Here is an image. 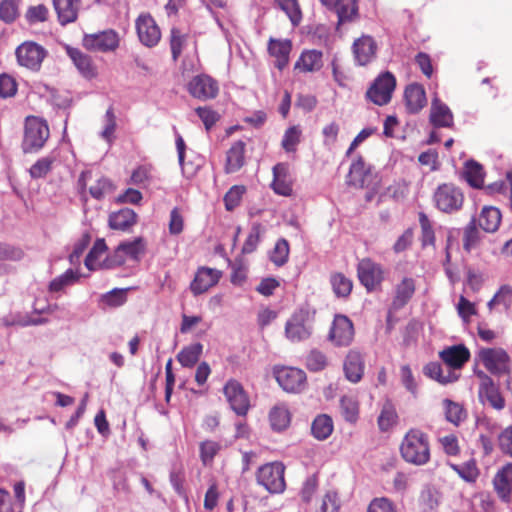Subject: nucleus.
Masks as SVG:
<instances>
[{"mask_svg":"<svg viewBox=\"0 0 512 512\" xmlns=\"http://www.w3.org/2000/svg\"><path fill=\"white\" fill-rule=\"evenodd\" d=\"M400 453L402 458L413 465L422 466L430 459V446L427 434L412 428L404 436Z\"/></svg>","mask_w":512,"mask_h":512,"instance_id":"nucleus-1","label":"nucleus"},{"mask_svg":"<svg viewBox=\"0 0 512 512\" xmlns=\"http://www.w3.org/2000/svg\"><path fill=\"white\" fill-rule=\"evenodd\" d=\"M50 135L45 120L29 116L26 118L22 149L25 153H33L42 149Z\"/></svg>","mask_w":512,"mask_h":512,"instance_id":"nucleus-2","label":"nucleus"},{"mask_svg":"<svg viewBox=\"0 0 512 512\" xmlns=\"http://www.w3.org/2000/svg\"><path fill=\"white\" fill-rule=\"evenodd\" d=\"M313 315L308 309L295 311L285 324V336L293 342H302L310 338L313 332Z\"/></svg>","mask_w":512,"mask_h":512,"instance_id":"nucleus-3","label":"nucleus"},{"mask_svg":"<svg viewBox=\"0 0 512 512\" xmlns=\"http://www.w3.org/2000/svg\"><path fill=\"white\" fill-rule=\"evenodd\" d=\"M435 207L447 214L459 211L464 203L462 190L452 183L439 185L433 194Z\"/></svg>","mask_w":512,"mask_h":512,"instance_id":"nucleus-4","label":"nucleus"},{"mask_svg":"<svg viewBox=\"0 0 512 512\" xmlns=\"http://www.w3.org/2000/svg\"><path fill=\"white\" fill-rule=\"evenodd\" d=\"M478 359L493 375L500 376L510 372V357L502 348H482L478 352Z\"/></svg>","mask_w":512,"mask_h":512,"instance_id":"nucleus-5","label":"nucleus"},{"mask_svg":"<svg viewBox=\"0 0 512 512\" xmlns=\"http://www.w3.org/2000/svg\"><path fill=\"white\" fill-rule=\"evenodd\" d=\"M15 55L20 66L38 71L47 56V51L36 42L26 41L16 48Z\"/></svg>","mask_w":512,"mask_h":512,"instance_id":"nucleus-6","label":"nucleus"},{"mask_svg":"<svg viewBox=\"0 0 512 512\" xmlns=\"http://www.w3.org/2000/svg\"><path fill=\"white\" fill-rule=\"evenodd\" d=\"M257 481L270 493H281L285 488L284 466L274 462L260 467Z\"/></svg>","mask_w":512,"mask_h":512,"instance_id":"nucleus-7","label":"nucleus"},{"mask_svg":"<svg viewBox=\"0 0 512 512\" xmlns=\"http://www.w3.org/2000/svg\"><path fill=\"white\" fill-rule=\"evenodd\" d=\"M479 379L478 397L483 404H488L496 410H502L505 407V400L499 390L498 385L485 372L475 371Z\"/></svg>","mask_w":512,"mask_h":512,"instance_id":"nucleus-8","label":"nucleus"},{"mask_svg":"<svg viewBox=\"0 0 512 512\" xmlns=\"http://www.w3.org/2000/svg\"><path fill=\"white\" fill-rule=\"evenodd\" d=\"M396 87V79L390 72L379 75L370 88L367 90L366 96L374 104L386 105L392 97V93Z\"/></svg>","mask_w":512,"mask_h":512,"instance_id":"nucleus-9","label":"nucleus"},{"mask_svg":"<svg viewBox=\"0 0 512 512\" xmlns=\"http://www.w3.org/2000/svg\"><path fill=\"white\" fill-rule=\"evenodd\" d=\"M83 46L93 52H112L119 46V36L112 29L98 33L84 34Z\"/></svg>","mask_w":512,"mask_h":512,"instance_id":"nucleus-10","label":"nucleus"},{"mask_svg":"<svg viewBox=\"0 0 512 512\" xmlns=\"http://www.w3.org/2000/svg\"><path fill=\"white\" fill-rule=\"evenodd\" d=\"M223 393L231 409L237 415L244 416L247 414L250 401L240 382L235 379L228 380L223 388Z\"/></svg>","mask_w":512,"mask_h":512,"instance_id":"nucleus-11","label":"nucleus"},{"mask_svg":"<svg viewBox=\"0 0 512 512\" xmlns=\"http://www.w3.org/2000/svg\"><path fill=\"white\" fill-rule=\"evenodd\" d=\"M187 90L192 97L207 101L216 98L219 93V85L211 76L200 74L189 81Z\"/></svg>","mask_w":512,"mask_h":512,"instance_id":"nucleus-12","label":"nucleus"},{"mask_svg":"<svg viewBox=\"0 0 512 512\" xmlns=\"http://www.w3.org/2000/svg\"><path fill=\"white\" fill-rule=\"evenodd\" d=\"M135 25L138 38L143 45L153 47L158 44L161 32L150 14L144 13L139 15Z\"/></svg>","mask_w":512,"mask_h":512,"instance_id":"nucleus-13","label":"nucleus"},{"mask_svg":"<svg viewBox=\"0 0 512 512\" xmlns=\"http://www.w3.org/2000/svg\"><path fill=\"white\" fill-rule=\"evenodd\" d=\"M274 373L278 384L287 392H299L305 386L306 374L301 369L282 367L276 369Z\"/></svg>","mask_w":512,"mask_h":512,"instance_id":"nucleus-14","label":"nucleus"},{"mask_svg":"<svg viewBox=\"0 0 512 512\" xmlns=\"http://www.w3.org/2000/svg\"><path fill=\"white\" fill-rule=\"evenodd\" d=\"M354 327L352 321L345 315H336L329 332V339L334 345L342 347L352 343Z\"/></svg>","mask_w":512,"mask_h":512,"instance_id":"nucleus-15","label":"nucleus"},{"mask_svg":"<svg viewBox=\"0 0 512 512\" xmlns=\"http://www.w3.org/2000/svg\"><path fill=\"white\" fill-rule=\"evenodd\" d=\"M357 272L360 282L368 290H373L383 280L381 266L367 258L359 262Z\"/></svg>","mask_w":512,"mask_h":512,"instance_id":"nucleus-16","label":"nucleus"},{"mask_svg":"<svg viewBox=\"0 0 512 512\" xmlns=\"http://www.w3.org/2000/svg\"><path fill=\"white\" fill-rule=\"evenodd\" d=\"M221 277L220 271L212 268H199L191 285V292L197 296L206 292L209 288L216 285Z\"/></svg>","mask_w":512,"mask_h":512,"instance_id":"nucleus-17","label":"nucleus"},{"mask_svg":"<svg viewBox=\"0 0 512 512\" xmlns=\"http://www.w3.org/2000/svg\"><path fill=\"white\" fill-rule=\"evenodd\" d=\"M429 120L435 128H450L454 123L452 111L437 97L432 99Z\"/></svg>","mask_w":512,"mask_h":512,"instance_id":"nucleus-18","label":"nucleus"},{"mask_svg":"<svg viewBox=\"0 0 512 512\" xmlns=\"http://www.w3.org/2000/svg\"><path fill=\"white\" fill-rule=\"evenodd\" d=\"M352 49L356 62L366 65L375 58L377 45L372 37L363 35L354 41Z\"/></svg>","mask_w":512,"mask_h":512,"instance_id":"nucleus-19","label":"nucleus"},{"mask_svg":"<svg viewBox=\"0 0 512 512\" xmlns=\"http://www.w3.org/2000/svg\"><path fill=\"white\" fill-rule=\"evenodd\" d=\"M406 108L409 113L415 114L427 104L426 92L421 84L413 83L406 87L404 92Z\"/></svg>","mask_w":512,"mask_h":512,"instance_id":"nucleus-20","label":"nucleus"},{"mask_svg":"<svg viewBox=\"0 0 512 512\" xmlns=\"http://www.w3.org/2000/svg\"><path fill=\"white\" fill-rule=\"evenodd\" d=\"M469 357L470 352L464 345L451 346L440 352V358L450 370L461 368Z\"/></svg>","mask_w":512,"mask_h":512,"instance_id":"nucleus-21","label":"nucleus"},{"mask_svg":"<svg viewBox=\"0 0 512 512\" xmlns=\"http://www.w3.org/2000/svg\"><path fill=\"white\" fill-rule=\"evenodd\" d=\"M415 290V280L411 277H404L394 288L392 308L394 310L403 308L412 299Z\"/></svg>","mask_w":512,"mask_h":512,"instance_id":"nucleus-22","label":"nucleus"},{"mask_svg":"<svg viewBox=\"0 0 512 512\" xmlns=\"http://www.w3.org/2000/svg\"><path fill=\"white\" fill-rule=\"evenodd\" d=\"M291 48V42L287 39H269L268 52L272 57L276 59L275 66L279 70H283L287 66Z\"/></svg>","mask_w":512,"mask_h":512,"instance_id":"nucleus-23","label":"nucleus"},{"mask_svg":"<svg viewBox=\"0 0 512 512\" xmlns=\"http://www.w3.org/2000/svg\"><path fill=\"white\" fill-rule=\"evenodd\" d=\"M81 0H53V6L61 25L75 22L78 16Z\"/></svg>","mask_w":512,"mask_h":512,"instance_id":"nucleus-24","label":"nucleus"},{"mask_svg":"<svg viewBox=\"0 0 512 512\" xmlns=\"http://www.w3.org/2000/svg\"><path fill=\"white\" fill-rule=\"evenodd\" d=\"M371 178V168L366 165L362 157H358L352 162L348 174V183L355 187H364L369 185Z\"/></svg>","mask_w":512,"mask_h":512,"instance_id":"nucleus-25","label":"nucleus"},{"mask_svg":"<svg viewBox=\"0 0 512 512\" xmlns=\"http://www.w3.org/2000/svg\"><path fill=\"white\" fill-rule=\"evenodd\" d=\"M323 54L319 50H305L301 53L299 59L295 63V69L301 72H317L323 66Z\"/></svg>","mask_w":512,"mask_h":512,"instance_id":"nucleus-26","label":"nucleus"},{"mask_svg":"<svg viewBox=\"0 0 512 512\" xmlns=\"http://www.w3.org/2000/svg\"><path fill=\"white\" fill-rule=\"evenodd\" d=\"M494 487L501 499L512 500V464H507L497 473Z\"/></svg>","mask_w":512,"mask_h":512,"instance_id":"nucleus-27","label":"nucleus"},{"mask_svg":"<svg viewBox=\"0 0 512 512\" xmlns=\"http://www.w3.org/2000/svg\"><path fill=\"white\" fill-rule=\"evenodd\" d=\"M344 372L346 378L357 383L361 380L364 372V362L361 354L357 351H350L344 362Z\"/></svg>","mask_w":512,"mask_h":512,"instance_id":"nucleus-28","label":"nucleus"},{"mask_svg":"<svg viewBox=\"0 0 512 512\" xmlns=\"http://www.w3.org/2000/svg\"><path fill=\"white\" fill-rule=\"evenodd\" d=\"M67 54L73 61L78 71L86 78L96 76V68L92 63L91 57L77 48H67Z\"/></svg>","mask_w":512,"mask_h":512,"instance_id":"nucleus-29","label":"nucleus"},{"mask_svg":"<svg viewBox=\"0 0 512 512\" xmlns=\"http://www.w3.org/2000/svg\"><path fill=\"white\" fill-rule=\"evenodd\" d=\"M245 143L236 141L226 154L225 172L227 174L235 173L244 165Z\"/></svg>","mask_w":512,"mask_h":512,"instance_id":"nucleus-30","label":"nucleus"},{"mask_svg":"<svg viewBox=\"0 0 512 512\" xmlns=\"http://www.w3.org/2000/svg\"><path fill=\"white\" fill-rule=\"evenodd\" d=\"M109 226L114 230L126 231L136 224L137 214L130 208H123L109 215Z\"/></svg>","mask_w":512,"mask_h":512,"instance_id":"nucleus-31","label":"nucleus"},{"mask_svg":"<svg viewBox=\"0 0 512 512\" xmlns=\"http://www.w3.org/2000/svg\"><path fill=\"white\" fill-rule=\"evenodd\" d=\"M272 188L275 193L282 196H289L292 193V186L288 179V167L284 163H278L273 167Z\"/></svg>","mask_w":512,"mask_h":512,"instance_id":"nucleus-32","label":"nucleus"},{"mask_svg":"<svg viewBox=\"0 0 512 512\" xmlns=\"http://www.w3.org/2000/svg\"><path fill=\"white\" fill-rule=\"evenodd\" d=\"M501 212L493 206H485L476 220L479 227L485 232H495L501 223Z\"/></svg>","mask_w":512,"mask_h":512,"instance_id":"nucleus-33","label":"nucleus"},{"mask_svg":"<svg viewBox=\"0 0 512 512\" xmlns=\"http://www.w3.org/2000/svg\"><path fill=\"white\" fill-rule=\"evenodd\" d=\"M424 373L441 384L452 383L458 379V375L455 372L437 362L427 364L424 367Z\"/></svg>","mask_w":512,"mask_h":512,"instance_id":"nucleus-34","label":"nucleus"},{"mask_svg":"<svg viewBox=\"0 0 512 512\" xmlns=\"http://www.w3.org/2000/svg\"><path fill=\"white\" fill-rule=\"evenodd\" d=\"M269 420L273 430H285L291 421V415L288 408L284 405H276L269 413Z\"/></svg>","mask_w":512,"mask_h":512,"instance_id":"nucleus-35","label":"nucleus"},{"mask_svg":"<svg viewBox=\"0 0 512 512\" xmlns=\"http://www.w3.org/2000/svg\"><path fill=\"white\" fill-rule=\"evenodd\" d=\"M203 351L201 343H194L184 347L177 355L178 362L186 368H192L199 360Z\"/></svg>","mask_w":512,"mask_h":512,"instance_id":"nucleus-36","label":"nucleus"},{"mask_svg":"<svg viewBox=\"0 0 512 512\" xmlns=\"http://www.w3.org/2000/svg\"><path fill=\"white\" fill-rule=\"evenodd\" d=\"M333 431V421L328 415L317 416L311 425L312 435L318 440L327 439Z\"/></svg>","mask_w":512,"mask_h":512,"instance_id":"nucleus-37","label":"nucleus"},{"mask_svg":"<svg viewBox=\"0 0 512 512\" xmlns=\"http://www.w3.org/2000/svg\"><path fill=\"white\" fill-rule=\"evenodd\" d=\"M333 10L338 16V23L351 21L357 15L356 0H336Z\"/></svg>","mask_w":512,"mask_h":512,"instance_id":"nucleus-38","label":"nucleus"},{"mask_svg":"<svg viewBox=\"0 0 512 512\" xmlns=\"http://www.w3.org/2000/svg\"><path fill=\"white\" fill-rule=\"evenodd\" d=\"M465 179L474 188H481L484 183V172L482 166L470 160L465 166Z\"/></svg>","mask_w":512,"mask_h":512,"instance_id":"nucleus-39","label":"nucleus"},{"mask_svg":"<svg viewBox=\"0 0 512 512\" xmlns=\"http://www.w3.org/2000/svg\"><path fill=\"white\" fill-rule=\"evenodd\" d=\"M78 279L79 274L72 269H68L62 275L56 277L50 282L49 291L52 293L61 292L65 287L77 282Z\"/></svg>","mask_w":512,"mask_h":512,"instance_id":"nucleus-40","label":"nucleus"},{"mask_svg":"<svg viewBox=\"0 0 512 512\" xmlns=\"http://www.w3.org/2000/svg\"><path fill=\"white\" fill-rule=\"evenodd\" d=\"M188 34L182 33L177 28H172L170 33V48H171V54L172 59L174 61H177L180 55L183 52V49L187 45L188 41Z\"/></svg>","mask_w":512,"mask_h":512,"instance_id":"nucleus-41","label":"nucleus"},{"mask_svg":"<svg viewBox=\"0 0 512 512\" xmlns=\"http://www.w3.org/2000/svg\"><path fill=\"white\" fill-rule=\"evenodd\" d=\"M397 412L391 402H386L378 417V425L381 431H388L397 422Z\"/></svg>","mask_w":512,"mask_h":512,"instance_id":"nucleus-42","label":"nucleus"},{"mask_svg":"<svg viewBox=\"0 0 512 512\" xmlns=\"http://www.w3.org/2000/svg\"><path fill=\"white\" fill-rule=\"evenodd\" d=\"M443 406L447 421L454 425H459L466 418V412L460 404L445 399L443 400Z\"/></svg>","mask_w":512,"mask_h":512,"instance_id":"nucleus-43","label":"nucleus"},{"mask_svg":"<svg viewBox=\"0 0 512 512\" xmlns=\"http://www.w3.org/2000/svg\"><path fill=\"white\" fill-rule=\"evenodd\" d=\"M333 292L337 297H347L352 290V281L341 273H336L330 279Z\"/></svg>","mask_w":512,"mask_h":512,"instance_id":"nucleus-44","label":"nucleus"},{"mask_svg":"<svg viewBox=\"0 0 512 512\" xmlns=\"http://www.w3.org/2000/svg\"><path fill=\"white\" fill-rule=\"evenodd\" d=\"M481 239V234L476 227V219L472 218L464 229L463 247L467 252L476 248Z\"/></svg>","mask_w":512,"mask_h":512,"instance_id":"nucleus-45","label":"nucleus"},{"mask_svg":"<svg viewBox=\"0 0 512 512\" xmlns=\"http://www.w3.org/2000/svg\"><path fill=\"white\" fill-rule=\"evenodd\" d=\"M342 416L348 422L354 423L358 418V402L351 396H343L340 400Z\"/></svg>","mask_w":512,"mask_h":512,"instance_id":"nucleus-46","label":"nucleus"},{"mask_svg":"<svg viewBox=\"0 0 512 512\" xmlns=\"http://www.w3.org/2000/svg\"><path fill=\"white\" fill-rule=\"evenodd\" d=\"M276 2L280 9L288 16L293 26L300 23L302 15L296 0H276Z\"/></svg>","mask_w":512,"mask_h":512,"instance_id":"nucleus-47","label":"nucleus"},{"mask_svg":"<svg viewBox=\"0 0 512 512\" xmlns=\"http://www.w3.org/2000/svg\"><path fill=\"white\" fill-rule=\"evenodd\" d=\"M125 252V257L138 261L144 253L145 244L141 237L135 238L133 241H125L120 243Z\"/></svg>","mask_w":512,"mask_h":512,"instance_id":"nucleus-48","label":"nucleus"},{"mask_svg":"<svg viewBox=\"0 0 512 512\" xmlns=\"http://www.w3.org/2000/svg\"><path fill=\"white\" fill-rule=\"evenodd\" d=\"M289 256V244L288 241L284 238L279 239L273 251L270 254V260L277 266L284 265Z\"/></svg>","mask_w":512,"mask_h":512,"instance_id":"nucleus-49","label":"nucleus"},{"mask_svg":"<svg viewBox=\"0 0 512 512\" xmlns=\"http://www.w3.org/2000/svg\"><path fill=\"white\" fill-rule=\"evenodd\" d=\"M107 246L104 239H97L85 259V266L94 270L99 263L100 256L106 251Z\"/></svg>","mask_w":512,"mask_h":512,"instance_id":"nucleus-50","label":"nucleus"},{"mask_svg":"<svg viewBox=\"0 0 512 512\" xmlns=\"http://www.w3.org/2000/svg\"><path fill=\"white\" fill-rule=\"evenodd\" d=\"M301 130L298 126L288 128L282 139V147L287 152L295 150L297 144L300 142Z\"/></svg>","mask_w":512,"mask_h":512,"instance_id":"nucleus-51","label":"nucleus"},{"mask_svg":"<svg viewBox=\"0 0 512 512\" xmlns=\"http://www.w3.org/2000/svg\"><path fill=\"white\" fill-rule=\"evenodd\" d=\"M18 17V6L14 0H3L0 3V19L12 23Z\"/></svg>","mask_w":512,"mask_h":512,"instance_id":"nucleus-52","label":"nucleus"},{"mask_svg":"<svg viewBox=\"0 0 512 512\" xmlns=\"http://www.w3.org/2000/svg\"><path fill=\"white\" fill-rule=\"evenodd\" d=\"M327 365L325 354L318 350H312L306 358V366L310 371L318 372L323 370Z\"/></svg>","mask_w":512,"mask_h":512,"instance_id":"nucleus-53","label":"nucleus"},{"mask_svg":"<svg viewBox=\"0 0 512 512\" xmlns=\"http://www.w3.org/2000/svg\"><path fill=\"white\" fill-rule=\"evenodd\" d=\"M53 161L51 157H43L36 161L29 170L31 177L37 179L46 176L52 168Z\"/></svg>","mask_w":512,"mask_h":512,"instance_id":"nucleus-54","label":"nucleus"},{"mask_svg":"<svg viewBox=\"0 0 512 512\" xmlns=\"http://www.w3.org/2000/svg\"><path fill=\"white\" fill-rule=\"evenodd\" d=\"M458 315L463 320L464 323H469L470 318L474 315H476L477 310L475 307V304L470 302L467 298L464 296L459 297L458 304L456 306Z\"/></svg>","mask_w":512,"mask_h":512,"instance_id":"nucleus-55","label":"nucleus"},{"mask_svg":"<svg viewBox=\"0 0 512 512\" xmlns=\"http://www.w3.org/2000/svg\"><path fill=\"white\" fill-rule=\"evenodd\" d=\"M245 192L244 186H233L224 196L225 207L228 211H232L240 204L242 196Z\"/></svg>","mask_w":512,"mask_h":512,"instance_id":"nucleus-56","label":"nucleus"},{"mask_svg":"<svg viewBox=\"0 0 512 512\" xmlns=\"http://www.w3.org/2000/svg\"><path fill=\"white\" fill-rule=\"evenodd\" d=\"M25 17H26L28 23H30V24L44 22L47 20V17H48V8L43 4H39L36 6H30L27 9Z\"/></svg>","mask_w":512,"mask_h":512,"instance_id":"nucleus-57","label":"nucleus"},{"mask_svg":"<svg viewBox=\"0 0 512 512\" xmlns=\"http://www.w3.org/2000/svg\"><path fill=\"white\" fill-rule=\"evenodd\" d=\"M112 191V183L105 177L99 178L94 185H91L89 192L95 199H102L106 194Z\"/></svg>","mask_w":512,"mask_h":512,"instance_id":"nucleus-58","label":"nucleus"},{"mask_svg":"<svg viewBox=\"0 0 512 512\" xmlns=\"http://www.w3.org/2000/svg\"><path fill=\"white\" fill-rule=\"evenodd\" d=\"M261 236V225L253 224L250 233L248 234L243 247V253H252L257 248Z\"/></svg>","mask_w":512,"mask_h":512,"instance_id":"nucleus-59","label":"nucleus"},{"mask_svg":"<svg viewBox=\"0 0 512 512\" xmlns=\"http://www.w3.org/2000/svg\"><path fill=\"white\" fill-rule=\"evenodd\" d=\"M419 223L422 231V243L423 245H432L435 240L434 231L431 222L426 214H419Z\"/></svg>","mask_w":512,"mask_h":512,"instance_id":"nucleus-60","label":"nucleus"},{"mask_svg":"<svg viewBox=\"0 0 512 512\" xmlns=\"http://www.w3.org/2000/svg\"><path fill=\"white\" fill-rule=\"evenodd\" d=\"M27 323L26 314L21 312H9L7 315L0 317V327H25Z\"/></svg>","mask_w":512,"mask_h":512,"instance_id":"nucleus-61","label":"nucleus"},{"mask_svg":"<svg viewBox=\"0 0 512 512\" xmlns=\"http://www.w3.org/2000/svg\"><path fill=\"white\" fill-rule=\"evenodd\" d=\"M102 302L111 307H118L125 303L126 294L123 289H114L104 295L101 298Z\"/></svg>","mask_w":512,"mask_h":512,"instance_id":"nucleus-62","label":"nucleus"},{"mask_svg":"<svg viewBox=\"0 0 512 512\" xmlns=\"http://www.w3.org/2000/svg\"><path fill=\"white\" fill-rule=\"evenodd\" d=\"M368 512H397L391 500L385 497L375 498L368 506Z\"/></svg>","mask_w":512,"mask_h":512,"instance_id":"nucleus-63","label":"nucleus"},{"mask_svg":"<svg viewBox=\"0 0 512 512\" xmlns=\"http://www.w3.org/2000/svg\"><path fill=\"white\" fill-rule=\"evenodd\" d=\"M500 450L512 457V425L505 428L498 436Z\"/></svg>","mask_w":512,"mask_h":512,"instance_id":"nucleus-64","label":"nucleus"}]
</instances>
